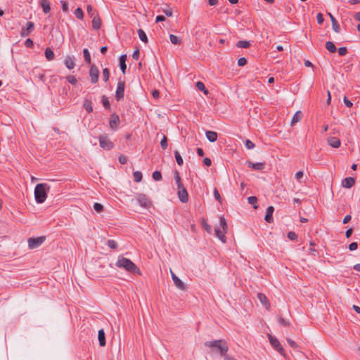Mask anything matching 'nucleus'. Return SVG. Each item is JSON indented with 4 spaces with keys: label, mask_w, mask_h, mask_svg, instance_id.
I'll return each mask as SVG.
<instances>
[{
    "label": "nucleus",
    "mask_w": 360,
    "mask_h": 360,
    "mask_svg": "<svg viewBox=\"0 0 360 360\" xmlns=\"http://www.w3.org/2000/svg\"><path fill=\"white\" fill-rule=\"evenodd\" d=\"M126 60H127V55L124 54L120 57V59H119L120 67L121 71L122 72L123 74H125L126 69H127Z\"/></svg>",
    "instance_id": "393cba45"
},
{
    "label": "nucleus",
    "mask_w": 360,
    "mask_h": 360,
    "mask_svg": "<svg viewBox=\"0 0 360 360\" xmlns=\"http://www.w3.org/2000/svg\"><path fill=\"white\" fill-rule=\"evenodd\" d=\"M274 212V207L273 206H269L266 210V214L264 219L268 223H272L274 221L273 213Z\"/></svg>",
    "instance_id": "dca6fc26"
},
{
    "label": "nucleus",
    "mask_w": 360,
    "mask_h": 360,
    "mask_svg": "<svg viewBox=\"0 0 360 360\" xmlns=\"http://www.w3.org/2000/svg\"><path fill=\"white\" fill-rule=\"evenodd\" d=\"M302 112L300 110L297 111L291 120V125L293 126L297 122H300L302 118Z\"/></svg>",
    "instance_id": "bb28decb"
},
{
    "label": "nucleus",
    "mask_w": 360,
    "mask_h": 360,
    "mask_svg": "<svg viewBox=\"0 0 360 360\" xmlns=\"http://www.w3.org/2000/svg\"><path fill=\"white\" fill-rule=\"evenodd\" d=\"M174 156H175V159H176V163L179 166H181L184 164V160H183V158H182L181 155L179 153V151H177V150L174 151Z\"/></svg>",
    "instance_id": "e433bc0d"
},
{
    "label": "nucleus",
    "mask_w": 360,
    "mask_h": 360,
    "mask_svg": "<svg viewBox=\"0 0 360 360\" xmlns=\"http://www.w3.org/2000/svg\"><path fill=\"white\" fill-rule=\"evenodd\" d=\"M115 265L117 267L122 268L129 273L140 274L139 269L129 259L120 256Z\"/></svg>",
    "instance_id": "7ed1b4c3"
},
{
    "label": "nucleus",
    "mask_w": 360,
    "mask_h": 360,
    "mask_svg": "<svg viewBox=\"0 0 360 360\" xmlns=\"http://www.w3.org/2000/svg\"><path fill=\"white\" fill-rule=\"evenodd\" d=\"M64 64L65 67L69 69L72 70L75 68V58L73 56H68L65 57Z\"/></svg>",
    "instance_id": "6ab92c4d"
},
{
    "label": "nucleus",
    "mask_w": 360,
    "mask_h": 360,
    "mask_svg": "<svg viewBox=\"0 0 360 360\" xmlns=\"http://www.w3.org/2000/svg\"><path fill=\"white\" fill-rule=\"evenodd\" d=\"M103 79L104 80V82H108V79H109V77H110V72H109V70L105 68L103 70Z\"/></svg>",
    "instance_id": "79ce46f5"
},
{
    "label": "nucleus",
    "mask_w": 360,
    "mask_h": 360,
    "mask_svg": "<svg viewBox=\"0 0 360 360\" xmlns=\"http://www.w3.org/2000/svg\"><path fill=\"white\" fill-rule=\"evenodd\" d=\"M162 11L165 14V15L170 17L172 15V10L169 8V6L166 4H163L161 5L160 7H159V12Z\"/></svg>",
    "instance_id": "412c9836"
},
{
    "label": "nucleus",
    "mask_w": 360,
    "mask_h": 360,
    "mask_svg": "<svg viewBox=\"0 0 360 360\" xmlns=\"http://www.w3.org/2000/svg\"><path fill=\"white\" fill-rule=\"evenodd\" d=\"M84 108L89 112H91L93 111L92 102L89 99H86L84 103Z\"/></svg>",
    "instance_id": "7c9ffc66"
},
{
    "label": "nucleus",
    "mask_w": 360,
    "mask_h": 360,
    "mask_svg": "<svg viewBox=\"0 0 360 360\" xmlns=\"http://www.w3.org/2000/svg\"><path fill=\"white\" fill-rule=\"evenodd\" d=\"M125 82L123 80L119 79L117 83V89L115 91V99L120 101L124 98Z\"/></svg>",
    "instance_id": "6e6552de"
},
{
    "label": "nucleus",
    "mask_w": 360,
    "mask_h": 360,
    "mask_svg": "<svg viewBox=\"0 0 360 360\" xmlns=\"http://www.w3.org/2000/svg\"><path fill=\"white\" fill-rule=\"evenodd\" d=\"M101 20L99 18V16L98 15V14H96V15L94 16L93 20H92V27L94 30H98L101 28Z\"/></svg>",
    "instance_id": "4be33fe9"
},
{
    "label": "nucleus",
    "mask_w": 360,
    "mask_h": 360,
    "mask_svg": "<svg viewBox=\"0 0 360 360\" xmlns=\"http://www.w3.org/2000/svg\"><path fill=\"white\" fill-rule=\"evenodd\" d=\"M328 15H329V17L330 18L331 23H332V28H333V31L335 32L336 33H339L340 32V25L338 24L337 20L330 13H328Z\"/></svg>",
    "instance_id": "a211bd4d"
},
{
    "label": "nucleus",
    "mask_w": 360,
    "mask_h": 360,
    "mask_svg": "<svg viewBox=\"0 0 360 360\" xmlns=\"http://www.w3.org/2000/svg\"><path fill=\"white\" fill-rule=\"evenodd\" d=\"M195 86H196V88L199 91H203L205 95H207L209 94V91L206 89V87H205V84H203V82H202L200 81L197 82L196 84H195Z\"/></svg>",
    "instance_id": "c85d7f7f"
},
{
    "label": "nucleus",
    "mask_w": 360,
    "mask_h": 360,
    "mask_svg": "<svg viewBox=\"0 0 360 360\" xmlns=\"http://www.w3.org/2000/svg\"><path fill=\"white\" fill-rule=\"evenodd\" d=\"M99 145L104 150H109L114 147V143L110 140L109 137L105 135H100L98 137Z\"/></svg>",
    "instance_id": "39448f33"
},
{
    "label": "nucleus",
    "mask_w": 360,
    "mask_h": 360,
    "mask_svg": "<svg viewBox=\"0 0 360 360\" xmlns=\"http://www.w3.org/2000/svg\"><path fill=\"white\" fill-rule=\"evenodd\" d=\"M257 200H258L256 196H250L248 198V203L252 205L254 209L258 208V205H257Z\"/></svg>",
    "instance_id": "473e14b6"
},
{
    "label": "nucleus",
    "mask_w": 360,
    "mask_h": 360,
    "mask_svg": "<svg viewBox=\"0 0 360 360\" xmlns=\"http://www.w3.org/2000/svg\"><path fill=\"white\" fill-rule=\"evenodd\" d=\"M206 138L210 141V142H214L217 141L218 135L216 131H210L207 130L205 132Z\"/></svg>",
    "instance_id": "b1692460"
},
{
    "label": "nucleus",
    "mask_w": 360,
    "mask_h": 360,
    "mask_svg": "<svg viewBox=\"0 0 360 360\" xmlns=\"http://www.w3.org/2000/svg\"><path fill=\"white\" fill-rule=\"evenodd\" d=\"M268 337H269V342H270L271 346L276 351H278L281 355L285 356V354L284 349L281 346L279 340L276 338H275L269 334L268 335Z\"/></svg>",
    "instance_id": "423d86ee"
},
{
    "label": "nucleus",
    "mask_w": 360,
    "mask_h": 360,
    "mask_svg": "<svg viewBox=\"0 0 360 360\" xmlns=\"http://www.w3.org/2000/svg\"><path fill=\"white\" fill-rule=\"evenodd\" d=\"M50 186L46 183H41L36 185L34 188V198L37 203H43L50 190Z\"/></svg>",
    "instance_id": "f03ea898"
},
{
    "label": "nucleus",
    "mask_w": 360,
    "mask_h": 360,
    "mask_svg": "<svg viewBox=\"0 0 360 360\" xmlns=\"http://www.w3.org/2000/svg\"><path fill=\"white\" fill-rule=\"evenodd\" d=\"M203 164L207 167H210L212 165L211 159L209 158H205L203 160Z\"/></svg>",
    "instance_id": "0e129e2a"
},
{
    "label": "nucleus",
    "mask_w": 360,
    "mask_h": 360,
    "mask_svg": "<svg viewBox=\"0 0 360 360\" xmlns=\"http://www.w3.org/2000/svg\"><path fill=\"white\" fill-rule=\"evenodd\" d=\"M102 103L105 109L110 110V102L108 101V98L107 97H105V96H102Z\"/></svg>",
    "instance_id": "a19ab883"
},
{
    "label": "nucleus",
    "mask_w": 360,
    "mask_h": 360,
    "mask_svg": "<svg viewBox=\"0 0 360 360\" xmlns=\"http://www.w3.org/2000/svg\"><path fill=\"white\" fill-rule=\"evenodd\" d=\"M62 10L63 12H68L69 10L68 3L66 1H61Z\"/></svg>",
    "instance_id": "5fc2aeb1"
},
{
    "label": "nucleus",
    "mask_w": 360,
    "mask_h": 360,
    "mask_svg": "<svg viewBox=\"0 0 360 360\" xmlns=\"http://www.w3.org/2000/svg\"><path fill=\"white\" fill-rule=\"evenodd\" d=\"M139 49H136L134 52H133V54H132V58L134 60H138L139 59Z\"/></svg>",
    "instance_id": "774afa93"
},
{
    "label": "nucleus",
    "mask_w": 360,
    "mask_h": 360,
    "mask_svg": "<svg viewBox=\"0 0 360 360\" xmlns=\"http://www.w3.org/2000/svg\"><path fill=\"white\" fill-rule=\"evenodd\" d=\"M107 245L110 249H116L117 248V243L114 240H108V242H107Z\"/></svg>",
    "instance_id": "c03bdc74"
},
{
    "label": "nucleus",
    "mask_w": 360,
    "mask_h": 360,
    "mask_svg": "<svg viewBox=\"0 0 360 360\" xmlns=\"http://www.w3.org/2000/svg\"><path fill=\"white\" fill-rule=\"evenodd\" d=\"M94 209L98 213L101 212L103 210V206L98 202H95L94 204Z\"/></svg>",
    "instance_id": "de8ad7c7"
},
{
    "label": "nucleus",
    "mask_w": 360,
    "mask_h": 360,
    "mask_svg": "<svg viewBox=\"0 0 360 360\" xmlns=\"http://www.w3.org/2000/svg\"><path fill=\"white\" fill-rule=\"evenodd\" d=\"M304 173L302 171H298L295 174V179L298 181L303 177Z\"/></svg>",
    "instance_id": "338daca9"
},
{
    "label": "nucleus",
    "mask_w": 360,
    "mask_h": 360,
    "mask_svg": "<svg viewBox=\"0 0 360 360\" xmlns=\"http://www.w3.org/2000/svg\"><path fill=\"white\" fill-rule=\"evenodd\" d=\"M247 64V59L245 58H240L238 60V65L241 67V66H244Z\"/></svg>",
    "instance_id": "4d7b16f0"
},
{
    "label": "nucleus",
    "mask_w": 360,
    "mask_h": 360,
    "mask_svg": "<svg viewBox=\"0 0 360 360\" xmlns=\"http://www.w3.org/2000/svg\"><path fill=\"white\" fill-rule=\"evenodd\" d=\"M257 298L260 301V302L262 304V305L264 307H265V308L267 310L270 309L269 301L268 298L266 297V296L264 294H263L262 292H259L257 294Z\"/></svg>",
    "instance_id": "4468645a"
},
{
    "label": "nucleus",
    "mask_w": 360,
    "mask_h": 360,
    "mask_svg": "<svg viewBox=\"0 0 360 360\" xmlns=\"http://www.w3.org/2000/svg\"><path fill=\"white\" fill-rule=\"evenodd\" d=\"M316 20H317L318 24H319V25L323 24V22L324 21L323 15L321 13H319L316 15Z\"/></svg>",
    "instance_id": "bf43d9fd"
},
{
    "label": "nucleus",
    "mask_w": 360,
    "mask_h": 360,
    "mask_svg": "<svg viewBox=\"0 0 360 360\" xmlns=\"http://www.w3.org/2000/svg\"><path fill=\"white\" fill-rule=\"evenodd\" d=\"M86 11L88 14H89L91 16H94V11L93 10V7L91 5L87 6Z\"/></svg>",
    "instance_id": "69168bd1"
},
{
    "label": "nucleus",
    "mask_w": 360,
    "mask_h": 360,
    "mask_svg": "<svg viewBox=\"0 0 360 360\" xmlns=\"http://www.w3.org/2000/svg\"><path fill=\"white\" fill-rule=\"evenodd\" d=\"M44 236L37 238H30L28 239V246L30 249H35L39 247L45 240Z\"/></svg>",
    "instance_id": "0eeeda50"
},
{
    "label": "nucleus",
    "mask_w": 360,
    "mask_h": 360,
    "mask_svg": "<svg viewBox=\"0 0 360 360\" xmlns=\"http://www.w3.org/2000/svg\"><path fill=\"white\" fill-rule=\"evenodd\" d=\"M89 77L91 78V82L92 84H96L98 82L99 77V70L95 65H92L90 68Z\"/></svg>",
    "instance_id": "1a4fd4ad"
},
{
    "label": "nucleus",
    "mask_w": 360,
    "mask_h": 360,
    "mask_svg": "<svg viewBox=\"0 0 360 360\" xmlns=\"http://www.w3.org/2000/svg\"><path fill=\"white\" fill-rule=\"evenodd\" d=\"M83 54H84V58L85 62L88 64H90L91 63V56H90V53H89V50L87 49H84L83 50Z\"/></svg>",
    "instance_id": "f704fd0d"
},
{
    "label": "nucleus",
    "mask_w": 360,
    "mask_h": 360,
    "mask_svg": "<svg viewBox=\"0 0 360 360\" xmlns=\"http://www.w3.org/2000/svg\"><path fill=\"white\" fill-rule=\"evenodd\" d=\"M326 49L330 53H335L337 51L334 43L330 41L326 43Z\"/></svg>",
    "instance_id": "c756f323"
},
{
    "label": "nucleus",
    "mask_w": 360,
    "mask_h": 360,
    "mask_svg": "<svg viewBox=\"0 0 360 360\" xmlns=\"http://www.w3.org/2000/svg\"><path fill=\"white\" fill-rule=\"evenodd\" d=\"M171 274H172V280L174 281V283L176 286V288L180 289V290H184L186 289V287H185V285H184V282L180 278H179L175 275L174 273H173L172 271Z\"/></svg>",
    "instance_id": "2eb2a0df"
},
{
    "label": "nucleus",
    "mask_w": 360,
    "mask_h": 360,
    "mask_svg": "<svg viewBox=\"0 0 360 360\" xmlns=\"http://www.w3.org/2000/svg\"><path fill=\"white\" fill-rule=\"evenodd\" d=\"M287 236L290 240H297V235L294 231H289Z\"/></svg>",
    "instance_id": "09e8293b"
},
{
    "label": "nucleus",
    "mask_w": 360,
    "mask_h": 360,
    "mask_svg": "<svg viewBox=\"0 0 360 360\" xmlns=\"http://www.w3.org/2000/svg\"><path fill=\"white\" fill-rule=\"evenodd\" d=\"M169 39H170L171 42L173 44L177 45V44H180V41H181L180 39L174 34H170Z\"/></svg>",
    "instance_id": "ea45409f"
},
{
    "label": "nucleus",
    "mask_w": 360,
    "mask_h": 360,
    "mask_svg": "<svg viewBox=\"0 0 360 360\" xmlns=\"http://www.w3.org/2000/svg\"><path fill=\"white\" fill-rule=\"evenodd\" d=\"M54 53L50 48H46L45 50V56L48 60H51L54 58Z\"/></svg>",
    "instance_id": "72a5a7b5"
},
{
    "label": "nucleus",
    "mask_w": 360,
    "mask_h": 360,
    "mask_svg": "<svg viewBox=\"0 0 360 360\" xmlns=\"http://www.w3.org/2000/svg\"><path fill=\"white\" fill-rule=\"evenodd\" d=\"M287 342L289 344V345L293 348L294 349H296L298 348V345L294 341L292 340V339L290 338H287Z\"/></svg>",
    "instance_id": "603ef678"
},
{
    "label": "nucleus",
    "mask_w": 360,
    "mask_h": 360,
    "mask_svg": "<svg viewBox=\"0 0 360 360\" xmlns=\"http://www.w3.org/2000/svg\"><path fill=\"white\" fill-rule=\"evenodd\" d=\"M348 248L350 251L356 250L358 248V243L356 242H352L349 245Z\"/></svg>",
    "instance_id": "13d9d810"
},
{
    "label": "nucleus",
    "mask_w": 360,
    "mask_h": 360,
    "mask_svg": "<svg viewBox=\"0 0 360 360\" xmlns=\"http://www.w3.org/2000/svg\"><path fill=\"white\" fill-rule=\"evenodd\" d=\"M343 101L347 107L351 108L352 106V105H353L352 102L350 100H349L347 96L344 97Z\"/></svg>",
    "instance_id": "e2e57ef3"
},
{
    "label": "nucleus",
    "mask_w": 360,
    "mask_h": 360,
    "mask_svg": "<svg viewBox=\"0 0 360 360\" xmlns=\"http://www.w3.org/2000/svg\"><path fill=\"white\" fill-rule=\"evenodd\" d=\"M206 347L213 348L217 350L220 355L225 358L226 356H229L227 352L229 351V347L226 342L223 340H217L212 341H207L204 343Z\"/></svg>",
    "instance_id": "f257e3e1"
},
{
    "label": "nucleus",
    "mask_w": 360,
    "mask_h": 360,
    "mask_svg": "<svg viewBox=\"0 0 360 360\" xmlns=\"http://www.w3.org/2000/svg\"><path fill=\"white\" fill-rule=\"evenodd\" d=\"M66 79L67 81L70 83L72 85H75L77 84V79L75 76L73 75H68L66 77Z\"/></svg>",
    "instance_id": "a18cd8bd"
},
{
    "label": "nucleus",
    "mask_w": 360,
    "mask_h": 360,
    "mask_svg": "<svg viewBox=\"0 0 360 360\" xmlns=\"http://www.w3.org/2000/svg\"><path fill=\"white\" fill-rule=\"evenodd\" d=\"M250 46V43L246 40L238 41L236 44V46L238 48L247 49Z\"/></svg>",
    "instance_id": "2f4dec72"
},
{
    "label": "nucleus",
    "mask_w": 360,
    "mask_h": 360,
    "mask_svg": "<svg viewBox=\"0 0 360 360\" xmlns=\"http://www.w3.org/2000/svg\"><path fill=\"white\" fill-rule=\"evenodd\" d=\"M245 146L248 149H253L255 146V143L249 139L245 140Z\"/></svg>",
    "instance_id": "8fccbe9b"
},
{
    "label": "nucleus",
    "mask_w": 360,
    "mask_h": 360,
    "mask_svg": "<svg viewBox=\"0 0 360 360\" xmlns=\"http://www.w3.org/2000/svg\"><path fill=\"white\" fill-rule=\"evenodd\" d=\"M138 34H139V39L142 41L146 42L148 41L147 35L143 30L139 29L138 30Z\"/></svg>",
    "instance_id": "4c0bfd02"
},
{
    "label": "nucleus",
    "mask_w": 360,
    "mask_h": 360,
    "mask_svg": "<svg viewBox=\"0 0 360 360\" xmlns=\"http://www.w3.org/2000/svg\"><path fill=\"white\" fill-rule=\"evenodd\" d=\"M98 339L99 341L100 346L104 347L106 344V342H105V331L103 329H101L98 330Z\"/></svg>",
    "instance_id": "5701e85b"
},
{
    "label": "nucleus",
    "mask_w": 360,
    "mask_h": 360,
    "mask_svg": "<svg viewBox=\"0 0 360 360\" xmlns=\"http://www.w3.org/2000/svg\"><path fill=\"white\" fill-rule=\"evenodd\" d=\"M40 6L45 13H49L51 11L50 3L49 0H41Z\"/></svg>",
    "instance_id": "cd10ccee"
},
{
    "label": "nucleus",
    "mask_w": 360,
    "mask_h": 360,
    "mask_svg": "<svg viewBox=\"0 0 360 360\" xmlns=\"http://www.w3.org/2000/svg\"><path fill=\"white\" fill-rule=\"evenodd\" d=\"M246 165L248 167L254 169V170H258L262 171L265 168V162H256L253 163L250 161H247Z\"/></svg>",
    "instance_id": "f8f14e48"
},
{
    "label": "nucleus",
    "mask_w": 360,
    "mask_h": 360,
    "mask_svg": "<svg viewBox=\"0 0 360 360\" xmlns=\"http://www.w3.org/2000/svg\"><path fill=\"white\" fill-rule=\"evenodd\" d=\"M25 45L27 48H32L34 45L33 41L31 39L27 38L25 41Z\"/></svg>",
    "instance_id": "052dcab7"
},
{
    "label": "nucleus",
    "mask_w": 360,
    "mask_h": 360,
    "mask_svg": "<svg viewBox=\"0 0 360 360\" xmlns=\"http://www.w3.org/2000/svg\"><path fill=\"white\" fill-rule=\"evenodd\" d=\"M174 179L177 186V188L184 186V184L181 182V179L179 176V173L177 171L174 172Z\"/></svg>",
    "instance_id": "c9c22d12"
},
{
    "label": "nucleus",
    "mask_w": 360,
    "mask_h": 360,
    "mask_svg": "<svg viewBox=\"0 0 360 360\" xmlns=\"http://www.w3.org/2000/svg\"><path fill=\"white\" fill-rule=\"evenodd\" d=\"M34 28V24L33 22L29 21L26 23V27L22 28V31L20 32V35L22 37H25L27 36H29L31 32Z\"/></svg>",
    "instance_id": "9b49d317"
},
{
    "label": "nucleus",
    "mask_w": 360,
    "mask_h": 360,
    "mask_svg": "<svg viewBox=\"0 0 360 360\" xmlns=\"http://www.w3.org/2000/svg\"><path fill=\"white\" fill-rule=\"evenodd\" d=\"M355 184V179L351 176L345 178L342 181V186L346 188H352Z\"/></svg>",
    "instance_id": "f3484780"
},
{
    "label": "nucleus",
    "mask_w": 360,
    "mask_h": 360,
    "mask_svg": "<svg viewBox=\"0 0 360 360\" xmlns=\"http://www.w3.org/2000/svg\"><path fill=\"white\" fill-rule=\"evenodd\" d=\"M75 16L78 18V19H80L82 20L84 17V13H83V11L80 8H77L75 11Z\"/></svg>",
    "instance_id": "37998d69"
},
{
    "label": "nucleus",
    "mask_w": 360,
    "mask_h": 360,
    "mask_svg": "<svg viewBox=\"0 0 360 360\" xmlns=\"http://www.w3.org/2000/svg\"><path fill=\"white\" fill-rule=\"evenodd\" d=\"M133 176L135 182H140L142 179V173L139 171L134 172Z\"/></svg>",
    "instance_id": "58836bf2"
},
{
    "label": "nucleus",
    "mask_w": 360,
    "mask_h": 360,
    "mask_svg": "<svg viewBox=\"0 0 360 360\" xmlns=\"http://www.w3.org/2000/svg\"><path fill=\"white\" fill-rule=\"evenodd\" d=\"M119 162H120V164L124 165L127 162V158L125 155H121L119 157Z\"/></svg>",
    "instance_id": "680f3d73"
},
{
    "label": "nucleus",
    "mask_w": 360,
    "mask_h": 360,
    "mask_svg": "<svg viewBox=\"0 0 360 360\" xmlns=\"http://www.w3.org/2000/svg\"><path fill=\"white\" fill-rule=\"evenodd\" d=\"M338 54L341 56H345L347 53V49L345 46H342L338 49Z\"/></svg>",
    "instance_id": "864d4df0"
},
{
    "label": "nucleus",
    "mask_w": 360,
    "mask_h": 360,
    "mask_svg": "<svg viewBox=\"0 0 360 360\" xmlns=\"http://www.w3.org/2000/svg\"><path fill=\"white\" fill-rule=\"evenodd\" d=\"M120 124V117L119 116L113 113L111 115L110 120V127L112 129L115 130L117 129Z\"/></svg>",
    "instance_id": "ddd939ff"
},
{
    "label": "nucleus",
    "mask_w": 360,
    "mask_h": 360,
    "mask_svg": "<svg viewBox=\"0 0 360 360\" xmlns=\"http://www.w3.org/2000/svg\"><path fill=\"white\" fill-rule=\"evenodd\" d=\"M214 196L219 202H221V197L217 188L214 190Z\"/></svg>",
    "instance_id": "6e6d98bb"
},
{
    "label": "nucleus",
    "mask_w": 360,
    "mask_h": 360,
    "mask_svg": "<svg viewBox=\"0 0 360 360\" xmlns=\"http://www.w3.org/2000/svg\"><path fill=\"white\" fill-rule=\"evenodd\" d=\"M178 189V197L181 202H187L188 200V194L186 188L184 186L179 187Z\"/></svg>",
    "instance_id": "9d476101"
},
{
    "label": "nucleus",
    "mask_w": 360,
    "mask_h": 360,
    "mask_svg": "<svg viewBox=\"0 0 360 360\" xmlns=\"http://www.w3.org/2000/svg\"><path fill=\"white\" fill-rule=\"evenodd\" d=\"M138 200L142 207H147L150 205L149 199L144 195H139Z\"/></svg>",
    "instance_id": "a878e982"
},
{
    "label": "nucleus",
    "mask_w": 360,
    "mask_h": 360,
    "mask_svg": "<svg viewBox=\"0 0 360 360\" xmlns=\"http://www.w3.org/2000/svg\"><path fill=\"white\" fill-rule=\"evenodd\" d=\"M160 145L162 149H166L167 148L168 143H167V138L166 136H163L162 139L160 141Z\"/></svg>",
    "instance_id": "49530a36"
},
{
    "label": "nucleus",
    "mask_w": 360,
    "mask_h": 360,
    "mask_svg": "<svg viewBox=\"0 0 360 360\" xmlns=\"http://www.w3.org/2000/svg\"><path fill=\"white\" fill-rule=\"evenodd\" d=\"M220 226L221 227L222 230H221L220 227H217L214 229L215 231V236L224 243L226 241V238L225 236V233H226L228 230V225L226 224V219L223 217H220Z\"/></svg>",
    "instance_id": "20e7f679"
},
{
    "label": "nucleus",
    "mask_w": 360,
    "mask_h": 360,
    "mask_svg": "<svg viewBox=\"0 0 360 360\" xmlns=\"http://www.w3.org/2000/svg\"><path fill=\"white\" fill-rule=\"evenodd\" d=\"M278 323L282 325L283 326H288L290 325V323L285 320L283 317L278 316Z\"/></svg>",
    "instance_id": "3c124183"
},
{
    "label": "nucleus",
    "mask_w": 360,
    "mask_h": 360,
    "mask_svg": "<svg viewBox=\"0 0 360 360\" xmlns=\"http://www.w3.org/2000/svg\"><path fill=\"white\" fill-rule=\"evenodd\" d=\"M328 143L329 146L334 148H338L340 146V139L335 136L328 138Z\"/></svg>",
    "instance_id": "aec40b11"
}]
</instances>
